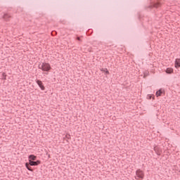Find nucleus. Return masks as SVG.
I'll use <instances>...</instances> for the list:
<instances>
[{"label": "nucleus", "instance_id": "f257e3e1", "mask_svg": "<svg viewBox=\"0 0 180 180\" xmlns=\"http://www.w3.org/2000/svg\"><path fill=\"white\" fill-rule=\"evenodd\" d=\"M39 70H42L43 71H46L49 72L50 70H51V66L47 63H42L38 66Z\"/></svg>", "mask_w": 180, "mask_h": 180}, {"label": "nucleus", "instance_id": "f03ea898", "mask_svg": "<svg viewBox=\"0 0 180 180\" xmlns=\"http://www.w3.org/2000/svg\"><path fill=\"white\" fill-rule=\"evenodd\" d=\"M135 179L140 180V179H144V172H143L141 169H139L136 172Z\"/></svg>", "mask_w": 180, "mask_h": 180}, {"label": "nucleus", "instance_id": "7ed1b4c3", "mask_svg": "<svg viewBox=\"0 0 180 180\" xmlns=\"http://www.w3.org/2000/svg\"><path fill=\"white\" fill-rule=\"evenodd\" d=\"M41 162L40 160L33 161V160H29V164L31 165V167H36L39 165H40Z\"/></svg>", "mask_w": 180, "mask_h": 180}, {"label": "nucleus", "instance_id": "20e7f679", "mask_svg": "<svg viewBox=\"0 0 180 180\" xmlns=\"http://www.w3.org/2000/svg\"><path fill=\"white\" fill-rule=\"evenodd\" d=\"M154 151L156 153L157 155H161V153H162V150L158 146L154 147Z\"/></svg>", "mask_w": 180, "mask_h": 180}, {"label": "nucleus", "instance_id": "39448f33", "mask_svg": "<svg viewBox=\"0 0 180 180\" xmlns=\"http://www.w3.org/2000/svg\"><path fill=\"white\" fill-rule=\"evenodd\" d=\"M37 85H39V86L41 89V91H44L45 87L43 85V82H41V80H37Z\"/></svg>", "mask_w": 180, "mask_h": 180}, {"label": "nucleus", "instance_id": "423d86ee", "mask_svg": "<svg viewBox=\"0 0 180 180\" xmlns=\"http://www.w3.org/2000/svg\"><path fill=\"white\" fill-rule=\"evenodd\" d=\"M11 18H12V16L8 13H4V15H3V19H4L6 22H8L11 19Z\"/></svg>", "mask_w": 180, "mask_h": 180}, {"label": "nucleus", "instance_id": "0eeeda50", "mask_svg": "<svg viewBox=\"0 0 180 180\" xmlns=\"http://www.w3.org/2000/svg\"><path fill=\"white\" fill-rule=\"evenodd\" d=\"M175 68H180V59L176 58L174 63Z\"/></svg>", "mask_w": 180, "mask_h": 180}, {"label": "nucleus", "instance_id": "6e6552de", "mask_svg": "<svg viewBox=\"0 0 180 180\" xmlns=\"http://www.w3.org/2000/svg\"><path fill=\"white\" fill-rule=\"evenodd\" d=\"M29 161H36V159L37 157H36L34 155H30L29 157Z\"/></svg>", "mask_w": 180, "mask_h": 180}, {"label": "nucleus", "instance_id": "1a4fd4ad", "mask_svg": "<svg viewBox=\"0 0 180 180\" xmlns=\"http://www.w3.org/2000/svg\"><path fill=\"white\" fill-rule=\"evenodd\" d=\"M161 6V4L160 2H157L153 4V6H150V8H160Z\"/></svg>", "mask_w": 180, "mask_h": 180}, {"label": "nucleus", "instance_id": "9d476101", "mask_svg": "<svg viewBox=\"0 0 180 180\" xmlns=\"http://www.w3.org/2000/svg\"><path fill=\"white\" fill-rule=\"evenodd\" d=\"M165 72L167 74H172V72H174V69H172L171 68H168L166 69Z\"/></svg>", "mask_w": 180, "mask_h": 180}, {"label": "nucleus", "instance_id": "9b49d317", "mask_svg": "<svg viewBox=\"0 0 180 180\" xmlns=\"http://www.w3.org/2000/svg\"><path fill=\"white\" fill-rule=\"evenodd\" d=\"M25 167H26L27 169H28V171H31L32 172L33 169H32V167H30L29 163H25Z\"/></svg>", "mask_w": 180, "mask_h": 180}, {"label": "nucleus", "instance_id": "f8f14e48", "mask_svg": "<svg viewBox=\"0 0 180 180\" xmlns=\"http://www.w3.org/2000/svg\"><path fill=\"white\" fill-rule=\"evenodd\" d=\"M101 71H102L103 72H105V74H109V70H108V68H101Z\"/></svg>", "mask_w": 180, "mask_h": 180}, {"label": "nucleus", "instance_id": "ddd939ff", "mask_svg": "<svg viewBox=\"0 0 180 180\" xmlns=\"http://www.w3.org/2000/svg\"><path fill=\"white\" fill-rule=\"evenodd\" d=\"M162 94V91L159 90L156 92V96H161V94Z\"/></svg>", "mask_w": 180, "mask_h": 180}, {"label": "nucleus", "instance_id": "4468645a", "mask_svg": "<svg viewBox=\"0 0 180 180\" xmlns=\"http://www.w3.org/2000/svg\"><path fill=\"white\" fill-rule=\"evenodd\" d=\"M143 74H144V77L148 76V72H145Z\"/></svg>", "mask_w": 180, "mask_h": 180}, {"label": "nucleus", "instance_id": "2eb2a0df", "mask_svg": "<svg viewBox=\"0 0 180 180\" xmlns=\"http://www.w3.org/2000/svg\"><path fill=\"white\" fill-rule=\"evenodd\" d=\"M77 40H78L79 41H81V38H79V37H77Z\"/></svg>", "mask_w": 180, "mask_h": 180}, {"label": "nucleus", "instance_id": "dca6fc26", "mask_svg": "<svg viewBox=\"0 0 180 180\" xmlns=\"http://www.w3.org/2000/svg\"><path fill=\"white\" fill-rule=\"evenodd\" d=\"M149 98L151 99V96H149Z\"/></svg>", "mask_w": 180, "mask_h": 180}]
</instances>
